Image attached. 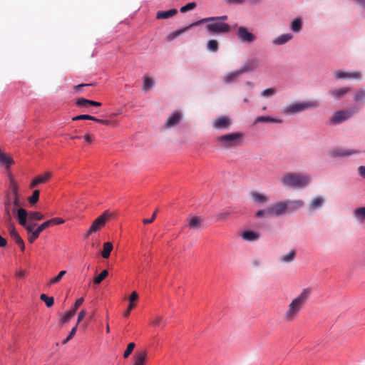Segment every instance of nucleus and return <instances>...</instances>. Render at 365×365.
<instances>
[{"label":"nucleus","instance_id":"nucleus-1","mask_svg":"<svg viewBox=\"0 0 365 365\" xmlns=\"http://www.w3.org/2000/svg\"><path fill=\"white\" fill-rule=\"evenodd\" d=\"M310 294L311 290L306 288L302 289L299 294L291 301L283 314V319L285 322H294L299 317L300 312L308 301Z\"/></svg>","mask_w":365,"mask_h":365},{"label":"nucleus","instance_id":"nucleus-2","mask_svg":"<svg viewBox=\"0 0 365 365\" xmlns=\"http://www.w3.org/2000/svg\"><path fill=\"white\" fill-rule=\"evenodd\" d=\"M310 182V178L307 175H302L294 173H288L281 178L282 185L294 188L306 187Z\"/></svg>","mask_w":365,"mask_h":365},{"label":"nucleus","instance_id":"nucleus-3","mask_svg":"<svg viewBox=\"0 0 365 365\" xmlns=\"http://www.w3.org/2000/svg\"><path fill=\"white\" fill-rule=\"evenodd\" d=\"M242 138V133L236 132L218 136L216 141L221 148L229 149L239 146Z\"/></svg>","mask_w":365,"mask_h":365},{"label":"nucleus","instance_id":"nucleus-4","mask_svg":"<svg viewBox=\"0 0 365 365\" xmlns=\"http://www.w3.org/2000/svg\"><path fill=\"white\" fill-rule=\"evenodd\" d=\"M319 105L316 100L295 103L285 107L282 112L285 115H293L307 109L317 108Z\"/></svg>","mask_w":365,"mask_h":365},{"label":"nucleus","instance_id":"nucleus-5","mask_svg":"<svg viewBox=\"0 0 365 365\" xmlns=\"http://www.w3.org/2000/svg\"><path fill=\"white\" fill-rule=\"evenodd\" d=\"M206 24L205 29L210 35H220L230 32V26L226 23L217 21L204 22Z\"/></svg>","mask_w":365,"mask_h":365},{"label":"nucleus","instance_id":"nucleus-6","mask_svg":"<svg viewBox=\"0 0 365 365\" xmlns=\"http://www.w3.org/2000/svg\"><path fill=\"white\" fill-rule=\"evenodd\" d=\"M114 217V214L106 210L101 215L97 217L91 224V227L85 235L87 238L89 235L98 232L103 227L108 220Z\"/></svg>","mask_w":365,"mask_h":365},{"label":"nucleus","instance_id":"nucleus-7","mask_svg":"<svg viewBox=\"0 0 365 365\" xmlns=\"http://www.w3.org/2000/svg\"><path fill=\"white\" fill-rule=\"evenodd\" d=\"M4 206L5 210H9L15 215V217L17 219V211L21 208L20 197H5Z\"/></svg>","mask_w":365,"mask_h":365},{"label":"nucleus","instance_id":"nucleus-8","mask_svg":"<svg viewBox=\"0 0 365 365\" xmlns=\"http://www.w3.org/2000/svg\"><path fill=\"white\" fill-rule=\"evenodd\" d=\"M227 19V16H226V15L221 16L204 18V19H200L199 21H197L195 22H193V23L190 24V25H188L187 26H186L185 28H182L181 29H179V30L176 31L173 34H174L175 36H178V35H180L181 34H182L185 31H186L190 28L200 26L201 24H203L204 22H206V21H215V20L217 21H226Z\"/></svg>","mask_w":365,"mask_h":365},{"label":"nucleus","instance_id":"nucleus-9","mask_svg":"<svg viewBox=\"0 0 365 365\" xmlns=\"http://www.w3.org/2000/svg\"><path fill=\"white\" fill-rule=\"evenodd\" d=\"M237 36L240 41L246 43H252L256 40V36L245 26L238 27Z\"/></svg>","mask_w":365,"mask_h":365},{"label":"nucleus","instance_id":"nucleus-10","mask_svg":"<svg viewBox=\"0 0 365 365\" xmlns=\"http://www.w3.org/2000/svg\"><path fill=\"white\" fill-rule=\"evenodd\" d=\"M357 112L356 109L353 110H339L334 113L330 119V122L333 124H339L347 119Z\"/></svg>","mask_w":365,"mask_h":365},{"label":"nucleus","instance_id":"nucleus-11","mask_svg":"<svg viewBox=\"0 0 365 365\" xmlns=\"http://www.w3.org/2000/svg\"><path fill=\"white\" fill-rule=\"evenodd\" d=\"M27 216V211L24 208H19L17 211V222L21 225L26 230L27 227H31V230H35L38 225L33 222H29L26 217Z\"/></svg>","mask_w":365,"mask_h":365},{"label":"nucleus","instance_id":"nucleus-12","mask_svg":"<svg viewBox=\"0 0 365 365\" xmlns=\"http://www.w3.org/2000/svg\"><path fill=\"white\" fill-rule=\"evenodd\" d=\"M269 207L271 217H279L287 214L284 200L277 202Z\"/></svg>","mask_w":365,"mask_h":365},{"label":"nucleus","instance_id":"nucleus-13","mask_svg":"<svg viewBox=\"0 0 365 365\" xmlns=\"http://www.w3.org/2000/svg\"><path fill=\"white\" fill-rule=\"evenodd\" d=\"M182 117L183 115L182 112L179 110L174 111L170 115H169L166 122L165 123V128L169 129L176 126L181 122Z\"/></svg>","mask_w":365,"mask_h":365},{"label":"nucleus","instance_id":"nucleus-14","mask_svg":"<svg viewBox=\"0 0 365 365\" xmlns=\"http://www.w3.org/2000/svg\"><path fill=\"white\" fill-rule=\"evenodd\" d=\"M232 125V120L228 116L222 115L212 121V126L217 130L227 129Z\"/></svg>","mask_w":365,"mask_h":365},{"label":"nucleus","instance_id":"nucleus-15","mask_svg":"<svg viewBox=\"0 0 365 365\" xmlns=\"http://www.w3.org/2000/svg\"><path fill=\"white\" fill-rule=\"evenodd\" d=\"M284 202L287 207V213L294 212L301 209L304 205V202L302 200H284Z\"/></svg>","mask_w":365,"mask_h":365},{"label":"nucleus","instance_id":"nucleus-16","mask_svg":"<svg viewBox=\"0 0 365 365\" xmlns=\"http://www.w3.org/2000/svg\"><path fill=\"white\" fill-rule=\"evenodd\" d=\"M203 219L200 216H191L187 218V226L191 230L202 228Z\"/></svg>","mask_w":365,"mask_h":365},{"label":"nucleus","instance_id":"nucleus-17","mask_svg":"<svg viewBox=\"0 0 365 365\" xmlns=\"http://www.w3.org/2000/svg\"><path fill=\"white\" fill-rule=\"evenodd\" d=\"M9 176L10 178L9 190L6 192L5 197H20V194L19 192V187L17 182L11 173L9 175Z\"/></svg>","mask_w":365,"mask_h":365},{"label":"nucleus","instance_id":"nucleus-18","mask_svg":"<svg viewBox=\"0 0 365 365\" xmlns=\"http://www.w3.org/2000/svg\"><path fill=\"white\" fill-rule=\"evenodd\" d=\"M334 76L336 79L343 78H354L359 79L361 77V74L359 72H345L341 70H337L334 73Z\"/></svg>","mask_w":365,"mask_h":365},{"label":"nucleus","instance_id":"nucleus-19","mask_svg":"<svg viewBox=\"0 0 365 365\" xmlns=\"http://www.w3.org/2000/svg\"><path fill=\"white\" fill-rule=\"evenodd\" d=\"M51 177V172H46L43 175H38L31 182L29 185L30 188L36 187L40 184L46 183L50 180Z\"/></svg>","mask_w":365,"mask_h":365},{"label":"nucleus","instance_id":"nucleus-20","mask_svg":"<svg viewBox=\"0 0 365 365\" xmlns=\"http://www.w3.org/2000/svg\"><path fill=\"white\" fill-rule=\"evenodd\" d=\"M259 66V61L257 59H250L242 66L240 70L241 73H245L257 69Z\"/></svg>","mask_w":365,"mask_h":365},{"label":"nucleus","instance_id":"nucleus-21","mask_svg":"<svg viewBox=\"0 0 365 365\" xmlns=\"http://www.w3.org/2000/svg\"><path fill=\"white\" fill-rule=\"evenodd\" d=\"M358 152L354 150H348L345 148H336L330 152L331 157H344L349 156L352 154L357 153Z\"/></svg>","mask_w":365,"mask_h":365},{"label":"nucleus","instance_id":"nucleus-22","mask_svg":"<svg viewBox=\"0 0 365 365\" xmlns=\"http://www.w3.org/2000/svg\"><path fill=\"white\" fill-rule=\"evenodd\" d=\"M242 74V73H241L240 69L229 72L225 75L223 78V81L226 84L232 83L233 82L237 81Z\"/></svg>","mask_w":365,"mask_h":365},{"label":"nucleus","instance_id":"nucleus-23","mask_svg":"<svg viewBox=\"0 0 365 365\" xmlns=\"http://www.w3.org/2000/svg\"><path fill=\"white\" fill-rule=\"evenodd\" d=\"M350 91L351 88L349 87H344L333 89L330 91V93L335 99L339 100L344 98Z\"/></svg>","mask_w":365,"mask_h":365},{"label":"nucleus","instance_id":"nucleus-24","mask_svg":"<svg viewBox=\"0 0 365 365\" xmlns=\"http://www.w3.org/2000/svg\"><path fill=\"white\" fill-rule=\"evenodd\" d=\"M227 4L229 5H257L259 4L262 0H223Z\"/></svg>","mask_w":365,"mask_h":365},{"label":"nucleus","instance_id":"nucleus-25","mask_svg":"<svg viewBox=\"0 0 365 365\" xmlns=\"http://www.w3.org/2000/svg\"><path fill=\"white\" fill-rule=\"evenodd\" d=\"M147 351L143 350L138 351L134 356V364L135 365H144L147 358Z\"/></svg>","mask_w":365,"mask_h":365},{"label":"nucleus","instance_id":"nucleus-26","mask_svg":"<svg viewBox=\"0 0 365 365\" xmlns=\"http://www.w3.org/2000/svg\"><path fill=\"white\" fill-rule=\"evenodd\" d=\"M251 197L254 202L257 203L264 204L269 201V197L264 193L258 192H252Z\"/></svg>","mask_w":365,"mask_h":365},{"label":"nucleus","instance_id":"nucleus-27","mask_svg":"<svg viewBox=\"0 0 365 365\" xmlns=\"http://www.w3.org/2000/svg\"><path fill=\"white\" fill-rule=\"evenodd\" d=\"M178 11L175 9H172L168 11H159L157 12L156 19H166L170 17L174 16L177 14Z\"/></svg>","mask_w":365,"mask_h":365},{"label":"nucleus","instance_id":"nucleus-28","mask_svg":"<svg viewBox=\"0 0 365 365\" xmlns=\"http://www.w3.org/2000/svg\"><path fill=\"white\" fill-rule=\"evenodd\" d=\"M292 38L293 36L291 34H282L277 38L273 39L272 43L277 46L283 45L290 41Z\"/></svg>","mask_w":365,"mask_h":365},{"label":"nucleus","instance_id":"nucleus-29","mask_svg":"<svg viewBox=\"0 0 365 365\" xmlns=\"http://www.w3.org/2000/svg\"><path fill=\"white\" fill-rule=\"evenodd\" d=\"M138 293L135 291L133 292L129 297L130 304L128 305V309H126V311L124 313L125 317H129V315L131 312V310L135 307L134 302L136 301L138 299Z\"/></svg>","mask_w":365,"mask_h":365},{"label":"nucleus","instance_id":"nucleus-30","mask_svg":"<svg viewBox=\"0 0 365 365\" xmlns=\"http://www.w3.org/2000/svg\"><path fill=\"white\" fill-rule=\"evenodd\" d=\"M26 219L29 222L39 221L44 219V215L38 211H31L29 212H27Z\"/></svg>","mask_w":365,"mask_h":365},{"label":"nucleus","instance_id":"nucleus-31","mask_svg":"<svg viewBox=\"0 0 365 365\" xmlns=\"http://www.w3.org/2000/svg\"><path fill=\"white\" fill-rule=\"evenodd\" d=\"M26 231L28 234V242L31 244H33L41 234L36 228L31 230V227H27Z\"/></svg>","mask_w":365,"mask_h":365},{"label":"nucleus","instance_id":"nucleus-32","mask_svg":"<svg viewBox=\"0 0 365 365\" xmlns=\"http://www.w3.org/2000/svg\"><path fill=\"white\" fill-rule=\"evenodd\" d=\"M242 237L247 241H255L259 239V234L254 231H245L242 234Z\"/></svg>","mask_w":365,"mask_h":365},{"label":"nucleus","instance_id":"nucleus-33","mask_svg":"<svg viewBox=\"0 0 365 365\" xmlns=\"http://www.w3.org/2000/svg\"><path fill=\"white\" fill-rule=\"evenodd\" d=\"M113 244L110 242H105L103 244V249L101 252V255L104 259L109 257L110 252L113 250Z\"/></svg>","mask_w":365,"mask_h":365},{"label":"nucleus","instance_id":"nucleus-34","mask_svg":"<svg viewBox=\"0 0 365 365\" xmlns=\"http://www.w3.org/2000/svg\"><path fill=\"white\" fill-rule=\"evenodd\" d=\"M296 252L294 250L289 251L287 254L283 255L280 257V261L289 263L294 260Z\"/></svg>","mask_w":365,"mask_h":365},{"label":"nucleus","instance_id":"nucleus-35","mask_svg":"<svg viewBox=\"0 0 365 365\" xmlns=\"http://www.w3.org/2000/svg\"><path fill=\"white\" fill-rule=\"evenodd\" d=\"M281 123V120L270 116H259L255 120V123Z\"/></svg>","mask_w":365,"mask_h":365},{"label":"nucleus","instance_id":"nucleus-36","mask_svg":"<svg viewBox=\"0 0 365 365\" xmlns=\"http://www.w3.org/2000/svg\"><path fill=\"white\" fill-rule=\"evenodd\" d=\"M324 199L322 197H317L314 198L309 204V209L315 210L322 206Z\"/></svg>","mask_w":365,"mask_h":365},{"label":"nucleus","instance_id":"nucleus-37","mask_svg":"<svg viewBox=\"0 0 365 365\" xmlns=\"http://www.w3.org/2000/svg\"><path fill=\"white\" fill-rule=\"evenodd\" d=\"M354 217L359 221L365 220V207L356 208L354 210Z\"/></svg>","mask_w":365,"mask_h":365},{"label":"nucleus","instance_id":"nucleus-38","mask_svg":"<svg viewBox=\"0 0 365 365\" xmlns=\"http://www.w3.org/2000/svg\"><path fill=\"white\" fill-rule=\"evenodd\" d=\"M302 21L299 19H295L292 21L291 29L294 32L298 33L302 30Z\"/></svg>","mask_w":365,"mask_h":365},{"label":"nucleus","instance_id":"nucleus-39","mask_svg":"<svg viewBox=\"0 0 365 365\" xmlns=\"http://www.w3.org/2000/svg\"><path fill=\"white\" fill-rule=\"evenodd\" d=\"M207 48L211 52H216L219 49V43L217 40H209L207 43Z\"/></svg>","mask_w":365,"mask_h":365},{"label":"nucleus","instance_id":"nucleus-40","mask_svg":"<svg viewBox=\"0 0 365 365\" xmlns=\"http://www.w3.org/2000/svg\"><path fill=\"white\" fill-rule=\"evenodd\" d=\"M231 214L232 212L230 211L221 212L216 214L214 216V217L217 222L224 221L228 219L230 217Z\"/></svg>","mask_w":365,"mask_h":365},{"label":"nucleus","instance_id":"nucleus-41","mask_svg":"<svg viewBox=\"0 0 365 365\" xmlns=\"http://www.w3.org/2000/svg\"><path fill=\"white\" fill-rule=\"evenodd\" d=\"M66 274V270L61 271L56 277H54L53 278L50 279L48 285L51 286L53 284L58 283Z\"/></svg>","mask_w":365,"mask_h":365},{"label":"nucleus","instance_id":"nucleus-42","mask_svg":"<svg viewBox=\"0 0 365 365\" xmlns=\"http://www.w3.org/2000/svg\"><path fill=\"white\" fill-rule=\"evenodd\" d=\"M108 275V272L106 269L103 270L101 274L94 278L93 283L96 284H99Z\"/></svg>","mask_w":365,"mask_h":365},{"label":"nucleus","instance_id":"nucleus-43","mask_svg":"<svg viewBox=\"0 0 365 365\" xmlns=\"http://www.w3.org/2000/svg\"><path fill=\"white\" fill-rule=\"evenodd\" d=\"M39 194H40V191L38 190H35L34 192H33V194L31 196H30L29 198H28V201L31 204V205H34L36 204L38 201V199H39Z\"/></svg>","mask_w":365,"mask_h":365},{"label":"nucleus","instance_id":"nucleus-44","mask_svg":"<svg viewBox=\"0 0 365 365\" xmlns=\"http://www.w3.org/2000/svg\"><path fill=\"white\" fill-rule=\"evenodd\" d=\"M40 299L46 303V304L48 307H51V306H53V304L54 303L53 297H48L45 294H41Z\"/></svg>","mask_w":365,"mask_h":365},{"label":"nucleus","instance_id":"nucleus-45","mask_svg":"<svg viewBox=\"0 0 365 365\" xmlns=\"http://www.w3.org/2000/svg\"><path fill=\"white\" fill-rule=\"evenodd\" d=\"M255 216L257 218H262V217H271L270 216L269 207H268L267 209L258 210L256 212Z\"/></svg>","mask_w":365,"mask_h":365},{"label":"nucleus","instance_id":"nucleus-46","mask_svg":"<svg viewBox=\"0 0 365 365\" xmlns=\"http://www.w3.org/2000/svg\"><path fill=\"white\" fill-rule=\"evenodd\" d=\"M197 4L195 2H190L186 5L182 6L180 9L181 13H185L188 11L192 10L196 7Z\"/></svg>","mask_w":365,"mask_h":365},{"label":"nucleus","instance_id":"nucleus-47","mask_svg":"<svg viewBox=\"0 0 365 365\" xmlns=\"http://www.w3.org/2000/svg\"><path fill=\"white\" fill-rule=\"evenodd\" d=\"M365 99V90H359L354 96V101L356 102H361Z\"/></svg>","mask_w":365,"mask_h":365},{"label":"nucleus","instance_id":"nucleus-48","mask_svg":"<svg viewBox=\"0 0 365 365\" xmlns=\"http://www.w3.org/2000/svg\"><path fill=\"white\" fill-rule=\"evenodd\" d=\"M154 326L165 325L166 321L164 320L162 316H156L152 322Z\"/></svg>","mask_w":365,"mask_h":365},{"label":"nucleus","instance_id":"nucleus-49","mask_svg":"<svg viewBox=\"0 0 365 365\" xmlns=\"http://www.w3.org/2000/svg\"><path fill=\"white\" fill-rule=\"evenodd\" d=\"M76 314L75 310H70L65 314V315L61 318V322L63 323L68 322L74 315Z\"/></svg>","mask_w":365,"mask_h":365},{"label":"nucleus","instance_id":"nucleus-50","mask_svg":"<svg viewBox=\"0 0 365 365\" xmlns=\"http://www.w3.org/2000/svg\"><path fill=\"white\" fill-rule=\"evenodd\" d=\"M135 346V344L133 342L129 343L128 344L127 348H126V349H125V351H124V354H123V357L125 359L128 358L130 356V354L133 351Z\"/></svg>","mask_w":365,"mask_h":365},{"label":"nucleus","instance_id":"nucleus-51","mask_svg":"<svg viewBox=\"0 0 365 365\" xmlns=\"http://www.w3.org/2000/svg\"><path fill=\"white\" fill-rule=\"evenodd\" d=\"M153 82L150 78L147 77V76H145L144 78V82H143V89L144 90H145V91L149 90L153 86Z\"/></svg>","mask_w":365,"mask_h":365},{"label":"nucleus","instance_id":"nucleus-52","mask_svg":"<svg viewBox=\"0 0 365 365\" xmlns=\"http://www.w3.org/2000/svg\"><path fill=\"white\" fill-rule=\"evenodd\" d=\"M11 213L12 212H11L9 210H4V215H5L4 222H5L6 225H8L10 224H14V222H13L12 217H11Z\"/></svg>","mask_w":365,"mask_h":365},{"label":"nucleus","instance_id":"nucleus-53","mask_svg":"<svg viewBox=\"0 0 365 365\" xmlns=\"http://www.w3.org/2000/svg\"><path fill=\"white\" fill-rule=\"evenodd\" d=\"M76 330H77V324H76V326L71 329L68 336L65 339L63 340L62 344H66V343H68L74 336V335L76 334Z\"/></svg>","mask_w":365,"mask_h":365},{"label":"nucleus","instance_id":"nucleus-54","mask_svg":"<svg viewBox=\"0 0 365 365\" xmlns=\"http://www.w3.org/2000/svg\"><path fill=\"white\" fill-rule=\"evenodd\" d=\"M76 104L78 107H87L89 105V100L86 98H79L76 101Z\"/></svg>","mask_w":365,"mask_h":365},{"label":"nucleus","instance_id":"nucleus-55","mask_svg":"<svg viewBox=\"0 0 365 365\" xmlns=\"http://www.w3.org/2000/svg\"><path fill=\"white\" fill-rule=\"evenodd\" d=\"M50 227L56 225H61L63 223V220L59 217L52 218L51 220H48Z\"/></svg>","mask_w":365,"mask_h":365},{"label":"nucleus","instance_id":"nucleus-56","mask_svg":"<svg viewBox=\"0 0 365 365\" xmlns=\"http://www.w3.org/2000/svg\"><path fill=\"white\" fill-rule=\"evenodd\" d=\"M91 119H93V116L92 115L83 114V115H79L73 117L72 118V120H73V121L80 120H91Z\"/></svg>","mask_w":365,"mask_h":365},{"label":"nucleus","instance_id":"nucleus-57","mask_svg":"<svg viewBox=\"0 0 365 365\" xmlns=\"http://www.w3.org/2000/svg\"><path fill=\"white\" fill-rule=\"evenodd\" d=\"M276 93L274 88H267L262 92V96L264 97H269L274 95Z\"/></svg>","mask_w":365,"mask_h":365},{"label":"nucleus","instance_id":"nucleus-58","mask_svg":"<svg viewBox=\"0 0 365 365\" xmlns=\"http://www.w3.org/2000/svg\"><path fill=\"white\" fill-rule=\"evenodd\" d=\"M50 225H49V223L47 221L43 222L42 224L41 225H38L37 227H36V229H37V231H38L40 233L42 232L44 230H46V228L49 227Z\"/></svg>","mask_w":365,"mask_h":365},{"label":"nucleus","instance_id":"nucleus-59","mask_svg":"<svg viewBox=\"0 0 365 365\" xmlns=\"http://www.w3.org/2000/svg\"><path fill=\"white\" fill-rule=\"evenodd\" d=\"M6 227H7L8 232L9 233L10 237L18 233V232L16 230L14 223L8 225H6Z\"/></svg>","mask_w":365,"mask_h":365},{"label":"nucleus","instance_id":"nucleus-60","mask_svg":"<svg viewBox=\"0 0 365 365\" xmlns=\"http://www.w3.org/2000/svg\"><path fill=\"white\" fill-rule=\"evenodd\" d=\"M6 227H7L8 232L9 233L10 237L18 233V232L16 230L14 223L8 225H6Z\"/></svg>","mask_w":365,"mask_h":365},{"label":"nucleus","instance_id":"nucleus-61","mask_svg":"<svg viewBox=\"0 0 365 365\" xmlns=\"http://www.w3.org/2000/svg\"><path fill=\"white\" fill-rule=\"evenodd\" d=\"M91 120L93 121H95V122H97V123H101V124H103V125H110L111 122L108 120H102V119H98L94 116H93V119H91Z\"/></svg>","mask_w":365,"mask_h":365},{"label":"nucleus","instance_id":"nucleus-62","mask_svg":"<svg viewBox=\"0 0 365 365\" xmlns=\"http://www.w3.org/2000/svg\"><path fill=\"white\" fill-rule=\"evenodd\" d=\"M83 301H84V299H83V297L78 299L76 301V302L74 304V307H73V308L71 310H75V313H76V310L78 309V307L80 306H81V304H83Z\"/></svg>","mask_w":365,"mask_h":365},{"label":"nucleus","instance_id":"nucleus-63","mask_svg":"<svg viewBox=\"0 0 365 365\" xmlns=\"http://www.w3.org/2000/svg\"><path fill=\"white\" fill-rule=\"evenodd\" d=\"M11 237L14 240V242L17 245L19 244L20 242H21L22 241H24L23 239L20 237L19 233H16V234L11 236Z\"/></svg>","mask_w":365,"mask_h":365},{"label":"nucleus","instance_id":"nucleus-64","mask_svg":"<svg viewBox=\"0 0 365 365\" xmlns=\"http://www.w3.org/2000/svg\"><path fill=\"white\" fill-rule=\"evenodd\" d=\"M86 314V312L84 309L81 310L79 312L78 316L77 323H76L77 326L78 325L79 322L84 318Z\"/></svg>","mask_w":365,"mask_h":365}]
</instances>
